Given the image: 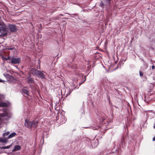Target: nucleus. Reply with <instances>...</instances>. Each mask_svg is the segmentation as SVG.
Returning a JSON list of instances; mask_svg holds the SVG:
<instances>
[{"mask_svg": "<svg viewBox=\"0 0 155 155\" xmlns=\"http://www.w3.org/2000/svg\"><path fill=\"white\" fill-rule=\"evenodd\" d=\"M13 48H8V50H12V49H13Z\"/></svg>", "mask_w": 155, "mask_h": 155, "instance_id": "22", "label": "nucleus"}, {"mask_svg": "<svg viewBox=\"0 0 155 155\" xmlns=\"http://www.w3.org/2000/svg\"><path fill=\"white\" fill-rule=\"evenodd\" d=\"M3 24V23L0 22V26L2 25Z\"/></svg>", "mask_w": 155, "mask_h": 155, "instance_id": "27", "label": "nucleus"}, {"mask_svg": "<svg viewBox=\"0 0 155 155\" xmlns=\"http://www.w3.org/2000/svg\"><path fill=\"white\" fill-rule=\"evenodd\" d=\"M16 135V133L15 132H13L10 135H9L7 137V139H8L11 138L14 136H15Z\"/></svg>", "mask_w": 155, "mask_h": 155, "instance_id": "11", "label": "nucleus"}, {"mask_svg": "<svg viewBox=\"0 0 155 155\" xmlns=\"http://www.w3.org/2000/svg\"><path fill=\"white\" fill-rule=\"evenodd\" d=\"M104 120V119H103V121Z\"/></svg>", "mask_w": 155, "mask_h": 155, "instance_id": "30", "label": "nucleus"}, {"mask_svg": "<svg viewBox=\"0 0 155 155\" xmlns=\"http://www.w3.org/2000/svg\"><path fill=\"white\" fill-rule=\"evenodd\" d=\"M8 106V104L6 103L1 102L0 103V107H6Z\"/></svg>", "mask_w": 155, "mask_h": 155, "instance_id": "14", "label": "nucleus"}, {"mask_svg": "<svg viewBox=\"0 0 155 155\" xmlns=\"http://www.w3.org/2000/svg\"><path fill=\"white\" fill-rule=\"evenodd\" d=\"M28 82L29 84H32L34 83V80L33 78L29 77L28 78Z\"/></svg>", "mask_w": 155, "mask_h": 155, "instance_id": "10", "label": "nucleus"}, {"mask_svg": "<svg viewBox=\"0 0 155 155\" xmlns=\"http://www.w3.org/2000/svg\"><path fill=\"white\" fill-rule=\"evenodd\" d=\"M11 145L8 146H3L1 147V149H9L10 148V147H11Z\"/></svg>", "mask_w": 155, "mask_h": 155, "instance_id": "16", "label": "nucleus"}, {"mask_svg": "<svg viewBox=\"0 0 155 155\" xmlns=\"http://www.w3.org/2000/svg\"><path fill=\"white\" fill-rule=\"evenodd\" d=\"M7 138H0V142L2 143H6L7 142Z\"/></svg>", "mask_w": 155, "mask_h": 155, "instance_id": "12", "label": "nucleus"}, {"mask_svg": "<svg viewBox=\"0 0 155 155\" xmlns=\"http://www.w3.org/2000/svg\"><path fill=\"white\" fill-rule=\"evenodd\" d=\"M139 73H140V76L142 77L143 76V72H141L140 71Z\"/></svg>", "mask_w": 155, "mask_h": 155, "instance_id": "20", "label": "nucleus"}, {"mask_svg": "<svg viewBox=\"0 0 155 155\" xmlns=\"http://www.w3.org/2000/svg\"><path fill=\"white\" fill-rule=\"evenodd\" d=\"M123 142V140H122L121 143H122Z\"/></svg>", "mask_w": 155, "mask_h": 155, "instance_id": "29", "label": "nucleus"}, {"mask_svg": "<svg viewBox=\"0 0 155 155\" xmlns=\"http://www.w3.org/2000/svg\"><path fill=\"white\" fill-rule=\"evenodd\" d=\"M80 76V77H81L82 78V79H84V80L82 81H81V82H80L79 84L81 85V84L84 83L86 80V77L85 76H84L83 74H79Z\"/></svg>", "mask_w": 155, "mask_h": 155, "instance_id": "6", "label": "nucleus"}, {"mask_svg": "<svg viewBox=\"0 0 155 155\" xmlns=\"http://www.w3.org/2000/svg\"><path fill=\"white\" fill-rule=\"evenodd\" d=\"M21 149V147L19 145L15 146L13 149V150L16 151L19 150Z\"/></svg>", "mask_w": 155, "mask_h": 155, "instance_id": "13", "label": "nucleus"}, {"mask_svg": "<svg viewBox=\"0 0 155 155\" xmlns=\"http://www.w3.org/2000/svg\"><path fill=\"white\" fill-rule=\"evenodd\" d=\"M4 80L0 79V82H4Z\"/></svg>", "mask_w": 155, "mask_h": 155, "instance_id": "24", "label": "nucleus"}, {"mask_svg": "<svg viewBox=\"0 0 155 155\" xmlns=\"http://www.w3.org/2000/svg\"><path fill=\"white\" fill-rule=\"evenodd\" d=\"M25 126L29 128H31L32 127V121H30L29 120H25Z\"/></svg>", "mask_w": 155, "mask_h": 155, "instance_id": "4", "label": "nucleus"}, {"mask_svg": "<svg viewBox=\"0 0 155 155\" xmlns=\"http://www.w3.org/2000/svg\"><path fill=\"white\" fill-rule=\"evenodd\" d=\"M8 27L11 32H15L16 31L17 29L16 26L14 25H9Z\"/></svg>", "mask_w": 155, "mask_h": 155, "instance_id": "3", "label": "nucleus"}, {"mask_svg": "<svg viewBox=\"0 0 155 155\" xmlns=\"http://www.w3.org/2000/svg\"><path fill=\"white\" fill-rule=\"evenodd\" d=\"M11 62L12 64H18L21 61V59L19 58L12 57L10 58Z\"/></svg>", "mask_w": 155, "mask_h": 155, "instance_id": "2", "label": "nucleus"}, {"mask_svg": "<svg viewBox=\"0 0 155 155\" xmlns=\"http://www.w3.org/2000/svg\"><path fill=\"white\" fill-rule=\"evenodd\" d=\"M3 59L5 61H7L8 60H10L11 58L10 57H8L7 58L3 57Z\"/></svg>", "mask_w": 155, "mask_h": 155, "instance_id": "19", "label": "nucleus"}, {"mask_svg": "<svg viewBox=\"0 0 155 155\" xmlns=\"http://www.w3.org/2000/svg\"><path fill=\"white\" fill-rule=\"evenodd\" d=\"M111 0H104V2L105 3V5L107 6L110 4V2Z\"/></svg>", "mask_w": 155, "mask_h": 155, "instance_id": "15", "label": "nucleus"}, {"mask_svg": "<svg viewBox=\"0 0 155 155\" xmlns=\"http://www.w3.org/2000/svg\"><path fill=\"white\" fill-rule=\"evenodd\" d=\"M98 144V143L97 142H97L96 143V145L95 146H97Z\"/></svg>", "mask_w": 155, "mask_h": 155, "instance_id": "26", "label": "nucleus"}, {"mask_svg": "<svg viewBox=\"0 0 155 155\" xmlns=\"http://www.w3.org/2000/svg\"><path fill=\"white\" fill-rule=\"evenodd\" d=\"M2 26L0 27V32L3 36H6L8 31V28L6 25H4L3 23Z\"/></svg>", "mask_w": 155, "mask_h": 155, "instance_id": "1", "label": "nucleus"}, {"mask_svg": "<svg viewBox=\"0 0 155 155\" xmlns=\"http://www.w3.org/2000/svg\"><path fill=\"white\" fill-rule=\"evenodd\" d=\"M104 6H105V4H104L102 2H101L99 6L103 8L104 7Z\"/></svg>", "mask_w": 155, "mask_h": 155, "instance_id": "18", "label": "nucleus"}, {"mask_svg": "<svg viewBox=\"0 0 155 155\" xmlns=\"http://www.w3.org/2000/svg\"><path fill=\"white\" fill-rule=\"evenodd\" d=\"M38 70L35 69H32L31 70V72L33 75H37V73Z\"/></svg>", "mask_w": 155, "mask_h": 155, "instance_id": "8", "label": "nucleus"}, {"mask_svg": "<svg viewBox=\"0 0 155 155\" xmlns=\"http://www.w3.org/2000/svg\"><path fill=\"white\" fill-rule=\"evenodd\" d=\"M155 68V66L153 65L152 66V68L153 70Z\"/></svg>", "mask_w": 155, "mask_h": 155, "instance_id": "23", "label": "nucleus"}, {"mask_svg": "<svg viewBox=\"0 0 155 155\" xmlns=\"http://www.w3.org/2000/svg\"><path fill=\"white\" fill-rule=\"evenodd\" d=\"M22 91L24 94L27 96L29 95V92L26 87H23L22 89Z\"/></svg>", "mask_w": 155, "mask_h": 155, "instance_id": "7", "label": "nucleus"}, {"mask_svg": "<svg viewBox=\"0 0 155 155\" xmlns=\"http://www.w3.org/2000/svg\"><path fill=\"white\" fill-rule=\"evenodd\" d=\"M39 78H44L45 77L44 74L41 71H38L37 73V74L36 75Z\"/></svg>", "mask_w": 155, "mask_h": 155, "instance_id": "5", "label": "nucleus"}, {"mask_svg": "<svg viewBox=\"0 0 155 155\" xmlns=\"http://www.w3.org/2000/svg\"><path fill=\"white\" fill-rule=\"evenodd\" d=\"M144 66H145V68L147 69L148 67V64L147 63H145L144 64Z\"/></svg>", "mask_w": 155, "mask_h": 155, "instance_id": "21", "label": "nucleus"}, {"mask_svg": "<svg viewBox=\"0 0 155 155\" xmlns=\"http://www.w3.org/2000/svg\"><path fill=\"white\" fill-rule=\"evenodd\" d=\"M153 141H155V137H154L153 138Z\"/></svg>", "mask_w": 155, "mask_h": 155, "instance_id": "25", "label": "nucleus"}, {"mask_svg": "<svg viewBox=\"0 0 155 155\" xmlns=\"http://www.w3.org/2000/svg\"><path fill=\"white\" fill-rule=\"evenodd\" d=\"M153 128L155 129V125H154L153 126Z\"/></svg>", "mask_w": 155, "mask_h": 155, "instance_id": "28", "label": "nucleus"}, {"mask_svg": "<svg viewBox=\"0 0 155 155\" xmlns=\"http://www.w3.org/2000/svg\"><path fill=\"white\" fill-rule=\"evenodd\" d=\"M38 121L37 120H34L32 121V127H36L38 126Z\"/></svg>", "mask_w": 155, "mask_h": 155, "instance_id": "9", "label": "nucleus"}, {"mask_svg": "<svg viewBox=\"0 0 155 155\" xmlns=\"http://www.w3.org/2000/svg\"><path fill=\"white\" fill-rule=\"evenodd\" d=\"M10 134V132H8L6 133H5L3 134V135L4 137H5L7 136H8L9 134Z\"/></svg>", "mask_w": 155, "mask_h": 155, "instance_id": "17", "label": "nucleus"}]
</instances>
